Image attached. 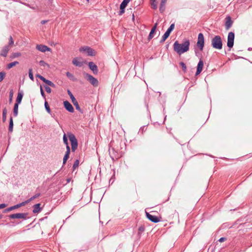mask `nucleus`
Masks as SVG:
<instances>
[{
	"mask_svg": "<svg viewBox=\"0 0 252 252\" xmlns=\"http://www.w3.org/2000/svg\"><path fill=\"white\" fill-rule=\"evenodd\" d=\"M189 44L190 43L189 40H186L181 44L176 41L174 43V50L179 55H181L189 50Z\"/></svg>",
	"mask_w": 252,
	"mask_h": 252,
	"instance_id": "nucleus-1",
	"label": "nucleus"
},
{
	"mask_svg": "<svg viewBox=\"0 0 252 252\" xmlns=\"http://www.w3.org/2000/svg\"><path fill=\"white\" fill-rule=\"evenodd\" d=\"M211 44L214 48L218 50L221 49L222 47V43L220 36L216 35L212 39Z\"/></svg>",
	"mask_w": 252,
	"mask_h": 252,
	"instance_id": "nucleus-2",
	"label": "nucleus"
},
{
	"mask_svg": "<svg viewBox=\"0 0 252 252\" xmlns=\"http://www.w3.org/2000/svg\"><path fill=\"white\" fill-rule=\"evenodd\" d=\"M68 136L71 142L72 151H74L78 147L77 140L75 135L72 133L68 134Z\"/></svg>",
	"mask_w": 252,
	"mask_h": 252,
	"instance_id": "nucleus-3",
	"label": "nucleus"
},
{
	"mask_svg": "<svg viewBox=\"0 0 252 252\" xmlns=\"http://www.w3.org/2000/svg\"><path fill=\"white\" fill-rule=\"evenodd\" d=\"M84 77L89 81L92 85L94 86H97L98 84V80L94 77L92 75L87 73H83Z\"/></svg>",
	"mask_w": 252,
	"mask_h": 252,
	"instance_id": "nucleus-4",
	"label": "nucleus"
},
{
	"mask_svg": "<svg viewBox=\"0 0 252 252\" xmlns=\"http://www.w3.org/2000/svg\"><path fill=\"white\" fill-rule=\"evenodd\" d=\"M67 94L69 95V96L71 99L72 102L75 106L76 109L77 110H78V111H79L80 112H82V110L80 108L77 101L76 100V98L73 96V95L71 93V92H70V90H67Z\"/></svg>",
	"mask_w": 252,
	"mask_h": 252,
	"instance_id": "nucleus-5",
	"label": "nucleus"
},
{
	"mask_svg": "<svg viewBox=\"0 0 252 252\" xmlns=\"http://www.w3.org/2000/svg\"><path fill=\"white\" fill-rule=\"evenodd\" d=\"M234 33L233 32H230L227 37V45L229 48H232L234 44Z\"/></svg>",
	"mask_w": 252,
	"mask_h": 252,
	"instance_id": "nucleus-6",
	"label": "nucleus"
},
{
	"mask_svg": "<svg viewBox=\"0 0 252 252\" xmlns=\"http://www.w3.org/2000/svg\"><path fill=\"white\" fill-rule=\"evenodd\" d=\"M204 45V38L203 34L202 33H200L198 36V40L197 42V45L200 48L201 50L203 49Z\"/></svg>",
	"mask_w": 252,
	"mask_h": 252,
	"instance_id": "nucleus-7",
	"label": "nucleus"
},
{
	"mask_svg": "<svg viewBox=\"0 0 252 252\" xmlns=\"http://www.w3.org/2000/svg\"><path fill=\"white\" fill-rule=\"evenodd\" d=\"M174 28V24H172L170 25L169 28L167 29L166 32H165L164 35L162 37L161 42H164L169 36L171 32L173 30Z\"/></svg>",
	"mask_w": 252,
	"mask_h": 252,
	"instance_id": "nucleus-8",
	"label": "nucleus"
},
{
	"mask_svg": "<svg viewBox=\"0 0 252 252\" xmlns=\"http://www.w3.org/2000/svg\"><path fill=\"white\" fill-rule=\"evenodd\" d=\"M27 217V214L26 213H17L11 214L9 216V218L10 219H26Z\"/></svg>",
	"mask_w": 252,
	"mask_h": 252,
	"instance_id": "nucleus-9",
	"label": "nucleus"
},
{
	"mask_svg": "<svg viewBox=\"0 0 252 252\" xmlns=\"http://www.w3.org/2000/svg\"><path fill=\"white\" fill-rule=\"evenodd\" d=\"M79 51L80 52H83V51L87 52L88 54V55H89V56H93L95 55L94 50L87 46L81 47L79 49Z\"/></svg>",
	"mask_w": 252,
	"mask_h": 252,
	"instance_id": "nucleus-10",
	"label": "nucleus"
},
{
	"mask_svg": "<svg viewBox=\"0 0 252 252\" xmlns=\"http://www.w3.org/2000/svg\"><path fill=\"white\" fill-rule=\"evenodd\" d=\"M131 0H124L122 3L120 5V11L119 14L120 15H122L125 12V9L127 6V4L131 1Z\"/></svg>",
	"mask_w": 252,
	"mask_h": 252,
	"instance_id": "nucleus-11",
	"label": "nucleus"
},
{
	"mask_svg": "<svg viewBox=\"0 0 252 252\" xmlns=\"http://www.w3.org/2000/svg\"><path fill=\"white\" fill-rule=\"evenodd\" d=\"M147 218L152 222L157 223L160 221V219L157 216L151 215L148 212H146Z\"/></svg>",
	"mask_w": 252,
	"mask_h": 252,
	"instance_id": "nucleus-12",
	"label": "nucleus"
},
{
	"mask_svg": "<svg viewBox=\"0 0 252 252\" xmlns=\"http://www.w3.org/2000/svg\"><path fill=\"white\" fill-rule=\"evenodd\" d=\"M36 48L38 50L42 52H45L46 51H51V49L47 47L46 45H42V44H37L36 46Z\"/></svg>",
	"mask_w": 252,
	"mask_h": 252,
	"instance_id": "nucleus-13",
	"label": "nucleus"
},
{
	"mask_svg": "<svg viewBox=\"0 0 252 252\" xmlns=\"http://www.w3.org/2000/svg\"><path fill=\"white\" fill-rule=\"evenodd\" d=\"M25 205V203L24 202H22L21 203H20V204H17L16 205H14V206H13L12 207H10L9 208H8L6 209H5L3 211V213H7L8 212H10L14 209H17L18 208H20L23 206H24Z\"/></svg>",
	"mask_w": 252,
	"mask_h": 252,
	"instance_id": "nucleus-14",
	"label": "nucleus"
},
{
	"mask_svg": "<svg viewBox=\"0 0 252 252\" xmlns=\"http://www.w3.org/2000/svg\"><path fill=\"white\" fill-rule=\"evenodd\" d=\"M63 105L67 111L71 113L74 112V108L72 105L68 101H64Z\"/></svg>",
	"mask_w": 252,
	"mask_h": 252,
	"instance_id": "nucleus-15",
	"label": "nucleus"
},
{
	"mask_svg": "<svg viewBox=\"0 0 252 252\" xmlns=\"http://www.w3.org/2000/svg\"><path fill=\"white\" fill-rule=\"evenodd\" d=\"M203 65L204 63L203 61L200 60L197 64L196 75H198L201 73L203 69Z\"/></svg>",
	"mask_w": 252,
	"mask_h": 252,
	"instance_id": "nucleus-16",
	"label": "nucleus"
},
{
	"mask_svg": "<svg viewBox=\"0 0 252 252\" xmlns=\"http://www.w3.org/2000/svg\"><path fill=\"white\" fill-rule=\"evenodd\" d=\"M11 47L9 46H5L1 51L0 54V56L3 57H6Z\"/></svg>",
	"mask_w": 252,
	"mask_h": 252,
	"instance_id": "nucleus-17",
	"label": "nucleus"
},
{
	"mask_svg": "<svg viewBox=\"0 0 252 252\" xmlns=\"http://www.w3.org/2000/svg\"><path fill=\"white\" fill-rule=\"evenodd\" d=\"M82 59L78 58H75L72 60V63L77 66H81L83 65V62Z\"/></svg>",
	"mask_w": 252,
	"mask_h": 252,
	"instance_id": "nucleus-18",
	"label": "nucleus"
},
{
	"mask_svg": "<svg viewBox=\"0 0 252 252\" xmlns=\"http://www.w3.org/2000/svg\"><path fill=\"white\" fill-rule=\"evenodd\" d=\"M89 66L90 68L93 71L94 74H97L98 72V68L96 65L93 62L89 63Z\"/></svg>",
	"mask_w": 252,
	"mask_h": 252,
	"instance_id": "nucleus-19",
	"label": "nucleus"
},
{
	"mask_svg": "<svg viewBox=\"0 0 252 252\" xmlns=\"http://www.w3.org/2000/svg\"><path fill=\"white\" fill-rule=\"evenodd\" d=\"M232 21L231 20V17L228 16L226 18V21L225 23V28L227 30H228L232 25Z\"/></svg>",
	"mask_w": 252,
	"mask_h": 252,
	"instance_id": "nucleus-20",
	"label": "nucleus"
},
{
	"mask_svg": "<svg viewBox=\"0 0 252 252\" xmlns=\"http://www.w3.org/2000/svg\"><path fill=\"white\" fill-rule=\"evenodd\" d=\"M150 4L152 8L157 9L158 8V2L157 0H150Z\"/></svg>",
	"mask_w": 252,
	"mask_h": 252,
	"instance_id": "nucleus-21",
	"label": "nucleus"
},
{
	"mask_svg": "<svg viewBox=\"0 0 252 252\" xmlns=\"http://www.w3.org/2000/svg\"><path fill=\"white\" fill-rule=\"evenodd\" d=\"M40 204H36L33 206V210L32 211L33 213H38L40 211Z\"/></svg>",
	"mask_w": 252,
	"mask_h": 252,
	"instance_id": "nucleus-22",
	"label": "nucleus"
},
{
	"mask_svg": "<svg viewBox=\"0 0 252 252\" xmlns=\"http://www.w3.org/2000/svg\"><path fill=\"white\" fill-rule=\"evenodd\" d=\"M40 196V194L39 193H37L35 195H34V196H33L31 198H30L29 199L24 201V203H25V205L29 203V202H30L31 201L34 200V199L38 197L39 196Z\"/></svg>",
	"mask_w": 252,
	"mask_h": 252,
	"instance_id": "nucleus-23",
	"label": "nucleus"
},
{
	"mask_svg": "<svg viewBox=\"0 0 252 252\" xmlns=\"http://www.w3.org/2000/svg\"><path fill=\"white\" fill-rule=\"evenodd\" d=\"M23 98V94L21 93H19L18 94V96L16 98V103H17L19 104L21 102L22 99Z\"/></svg>",
	"mask_w": 252,
	"mask_h": 252,
	"instance_id": "nucleus-24",
	"label": "nucleus"
},
{
	"mask_svg": "<svg viewBox=\"0 0 252 252\" xmlns=\"http://www.w3.org/2000/svg\"><path fill=\"white\" fill-rule=\"evenodd\" d=\"M18 105L17 103H15L13 109V114L15 117L17 116L18 113Z\"/></svg>",
	"mask_w": 252,
	"mask_h": 252,
	"instance_id": "nucleus-25",
	"label": "nucleus"
},
{
	"mask_svg": "<svg viewBox=\"0 0 252 252\" xmlns=\"http://www.w3.org/2000/svg\"><path fill=\"white\" fill-rule=\"evenodd\" d=\"M43 81L44 83H45L46 84H47L48 85H49V86H50L51 87H55V85L53 83H52L50 80H47L45 78H44V80H43Z\"/></svg>",
	"mask_w": 252,
	"mask_h": 252,
	"instance_id": "nucleus-26",
	"label": "nucleus"
},
{
	"mask_svg": "<svg viewBox=\"0 0 252 252\" xmlns=\"http://www.w3.org/2000/svg\"><path fill=\"white\" fill-rule=\"evenodd\" d=\"M7 110L6 108L3 109L2 111V121L3 122H5L6 119Z\"/></svg>",
	"mask_w": 252,
	"mask_h": 252,
	"instance_id": "nucleus-27",
	"label": "nucleus"
},
{
	"mask_svg": "<svg viewBox=\"0 0 252 252\" xmlns=\"http://www.w3.org/2000/svg\"><path fill=\"white\" fill-rule=\"evenodd\" d=\"M18 64H19V63L17 61L10 63L7 64V68L10 69Z\"/></svg>",
	"mask_w": 252,
	"mask_h": 252,
	"instance_id": "nucleus-28",
	"label": "nucleus"
},
{
	"mask_svg": "<svg viewBox=\"0 0 252 252\" xmlns=\"http://www.w3.org/2000/svg\"><path fill=\"white\" fill-rule=\"evenodd\" d=\"M13 122L12 118L11 117L10 119V122H9V130L10 132H12L13 130Z\"/></svg>",
	"mask_w": 252,
	"mask_h": 252,
	"instance_id": "nucleus-29",
	"label": "nucleus"
},
{
	"mask_svg": "<svg viewBox=\"0 0 252 252\" xmlns=\"http://www.w3.org/2000/svg\"><path fill=\"white\" fill-rule=\"evenodd\" d=\"M66 76H67L68 78H69L70 80L72 81L76 80V79L75 78L73 75L69 72H66Z\"/></svg>",
	"mask_w": 252,
	"mask_h": 252,
	"instance_id": "nucleus-30",
	"label": "nucleus"
},
{
	"mask_svg": "<svg viewBox=\"0 0 252 252\" xmlns=\"http://www.w3.org/2000/svg\"><path fill=\"white\" fill-rule=\"evenodd\" d=\"M21 56V54L20 53H13L11 54V57L12 58H16L19 57Z\"/></svg>",
	"mask_w": 252,
	"mask_h": 252,
	"instance_id": "nucleus-31",
	"label": "nucleus"
},
{
	"mask_svg": "<svg viewBox=\"0 0 252 252\" xmlns=\"http://www.w3.org/2000/svg\"><path fill=\"white\" fill-rule=\"evenodd\" d=\"M14 44V40L13 39V38L11 36H10L9 38V43L7 46H9L11 48Z\"/></svg>",
	"mask_w": 252,
	"mask_h": 252,
	"instance_id": "nucleus-32",
	"label": "nucleus"
},
{
	"mask_svg": "<svg viewBox=\"0 0 252 252\" xmlns=\"http://www.w3.org/2000/svg\"><path fill=\"white\" fill-rule=\"evenodd\" d=\"M44 105H45V109H46V111H47V112L48 113H50L51 110H50V107L48 105V103L47 101L45 102Z\"/></svg>",
	"mask_w": 252,
	"mask_h": 252,
	"instance_id": "nucleus-33",
	"label": "nucleus"
},
{
	"mask_svg": "<svg viewBox=\"0 0 252 252\" xmlns=\"http://www.w3.org/2000/svg\"><path fill=\"white\" fill-rule=\"evenodd\" d=\"M165 3H162V2L161 1V3H160V7H159V10L160 11V12H163L164 11V9H165Z\"/></svg>",
	"mask_w": 252,
	"mask_h": 252,
	"instance_id": "nucleus-34",
	"label": "nucleus"
},
{
	"mask_svg": "<svg viewBox=\"0 0 252 252\" xmlns=\"http://www.w3.org/2000/svg\"><path fill=\"white\" fill-rule=\"evenodd\" d=\"M180 65L182 67V69L184 71V72H186L187 66H186V64L183 62H181V63H180Z\"/></svg>",
	"mask_w": 252,
	"mask_h": 252,
	"instance_id": "nucleus-35",
	"label": "nucleus"
},
{
	"mask_svg": "<svg viewBox=\"0 0 252 252\" xmlns=\"http://www.w3.org/2000/svg\"><path fill=\"white\" fill-rule=\"evenodd\" d=\"M79 164V161L78 159H76L75 161V162L73 164V168L74 170L78 167Z\"/></svg>",
	"mask_w": 252,
	"mask_h": 252,
	"instance_id": "nucleus-36",
	"label": "nucleus"
},
{
	"mask_svg": "<svg viewBox=\"0 0 252 252\" xmlns=\"http://www.w3.org/2000/svg\"><path fill=\"white\" fill-rule=\"evenodd\" d=\"M29 75L30 78L32 81H33L34 78H33V74H32V69H29Z\"/></svg>",
	"mask_w": 252,
	"mask_h": 252,
	"instance_id": "nucleus-37",
	"label": "nucleus"
},
{
	"mask_svg": "<svg viewBox=\"0 0 252 252\" xmlns=\"http://www.w3.org/2000/svg\"><path fill=\"white\" fill-rule=\"evenodd\" d=\"M69 154H65L63 159V164H65L67 160L69 158Z\"/></svg>",
	"mask_w": 252,
	"mask_h": 252,
	"instance_id": "nucleus-38",
	"label": "nucleus"
},
{
	"mask_svg": "<svg viewBox=\"0 0 252 252\" xmlns=\"http://www.w3.org/2000/svg\"><path fill=\"white\" fill-rule=\"evenodd\" d=\"M5 73L3 72H0V82H1L4 79Z\"/></svg>",
	"mask_w": 252,
	"mask_h": 252,
	"instance_id": "nucleus-39",
	"label": "nucleus"
},
{
	"mask_svg": "<svg viewBox=\"0 0 252 252\" xmlns=\"http://www.w3.org/2000/svg\"><path fill=\"white\" fill-rule=\"evenodd\" d=\"M39 64L41 66H47L48 67H49V65L43 61H40L39 62Z\"/></svg>",
	"mask_w": 252,
	"mask_h": 252,
	"instance_id": "nucleus-40",
	"label": "nucleus"
},
{
	"mask_svg": "<svg viewBox=\"0 0 252 252\" xmlns=\"http://www.w3.org/2000/svg\"><path fill=\"white\" fill-rule=\"evenodd\" d=\"M155 33V32L151 31L150 34L149 35L148 39L150 40L154 37V34Z\"/></svg>",
	"mask_w": 252,
	"mask_h": 252,
	"instance_id": "nucleus-41",
	"label": "nucleus"
},
{
	"mask_svg": "<svg viewBox=\"0 0 252 252\" xmlns=\"http://www.w3.org/2000/svg\"><path fill=\"white\" fill-rule=\"evenodd\" d=\"M145 230V227L144 226L141 225L138 228V233L143 232Z\"/></svg>",
	"mask_w": 252,
	"mask_h": 252,
	"instance_id": "nucleus-42",
	"label": "nucleus"
},
{
	"mask_svg": "<svg viewBox=\"0 0 252 252\" xmlns=\"http://www.w3.org/2000/svg\"><path fill=\"white\" fill-rule=\"evenodd\" d=\"M63 141L65 145H68L67 139L65 134H64L63 137Z\"/></svg>",
	"mask_w": 252,
	"mask_h": 252,
	"instance_id": "nucleus-43",
	"label": "nucleus"
},
{
	"mask_svg": "<svg viewBox=\"0 0 252 252\" xmlns=\"http://www.w3.org/2000/svg\"><path fill=\"white\" fill-rule=\"evenodd\" d=\"M13 94V91L11 90L10 92V94H9V102H11V101L12 100Z\"/></svg>",
	"mask_w": 252,
	"mask_h": 252,
	"instance_id": "nucleus-44",
	"label": "nucleus"
},
{
	"mask_svg": "<svg viewBox=\"0 0 252 252\" xmlns=\"http://www.w3.org/2000/svg\"><path fill=\"white\" fill-rule=\"evenodd\" d=\"M44 88L45 89L47 93L50 94L51 92V89L48 86H44Z\"/></svg>",
	"mask_w": 252,
	"mask_h": 252,
	"instance_id": "nucleus-45",
	"label": "nucleus"
},
{
	"mask_svg": "<svg viewBox=\"0 0 252 252\" xmlns=\"http://www.w3.org/2000/svg\"><path fill=\"white\" fill-rule=\"evenodd\" d=\"M66 145V153L65 154H70V147L69 146H68V145Z\"/></svg>",
	"mask_w": 252,
	"mask_h": 252,
	"instance_id": "nucleus-46",
	"label": "nucleus"
},
{
	"mask_svg": "<svg viewBox=\"0 0 252 252\" xmlns=\"http://www.w3.org/2000/svg\"><path fill=\"white\" fill-rule=\"evenodd\" d=\"M157 26H158V23H156L154 25V26H153V27L152 28V29L151 31H154V32H155V31H156V29H157Z\"/></svg>",
	"mask_w": 252,
	"mask_h": 252,
	"instance_id": "nucleus-47",
	"label": "nucleus"
},
{
	"mask_svg": "<svg viewBox=\"0 0 252 252\" xmlns=\"http://www.w3.org/2000/svg\"><path fill=\"white\" fill-rule=\"evenodd\" d=\"M7 206V205L3 203V204H0V209H3V208H5Z\"/></svg>",
	"mask_w": 252,
	"mask_h": 252,
	"instance_id": "nucleus-48",
	"label": "nucleus"
},
{
	"mask_svg": "<svg viewBox=\"0 0 252 252\" xmlns=\"http://www.w3.org/2000/svg\"><path fill=\"white\" fill-rule=\"evenodd\" d=\"M36 77L39 78V79H40L42 81H43L44 79V77H43L42 76H41L39 74H37Z\"/></svg>",
	"mask_w": 252,
	"mask_h": 252,
	"instance_id": "nucleus-49",
	"label": "nucleus"
},
{
	"mask_svg": "<svg viewBox=\"0 0 252 252\" xmlns=\"http://www.w3.org/2000/svg\"><path fill=\"white\" fill-rule=\"evenodd\" d=\"M40 92H41V95H42L43 97H44V91H43V90L42 88V87H41V86L40 87Z\"/></svg>",
	"mask_w": 252,
	"mask_h": 252,
	"instance_id": "nucleus-50",
	"label": "nucleus"
},
{
	"mask_svg": "<svg viewBox=\"0 0 252 252\" xmlns=\"http://www.w3.org/2000/svg\"><path fill=\"white\" fill-rule=\"evenodd\" d=\"M225 240H226V238H225L222 237V238H220L219 239V241H220V242H222L224 241Z\"/></svg>",
	"mask_w": 252,
	"mask_h": 252,
	"instance_id": "nucleus-51",
	"label": "nucleus"
},
{
	"mask_svg": "<svg viewBox=\"0 0 252 252\" xmlns=\"http://www.w3.org/2000/svg\"><path fill=\"white\" fill-rule=\"evenodd\" d=\"M47 22V21L42 20V21H41V23L42 24H44L46 23Z\"/></svg>",
	"mask_w": 252,
	"mask_h": 252,
	"instance_id": "nucleus-52",
	"label": "nucleus"
},
{
	"mask_svg": "<svg viewBox=\"0 0 252 252\" xmlns=\"http://www.w3.org/2000/svg\"><path fill=\"white\" fill-rule=\"evenodd\" d=\"M167 0H161V2H162V3H166Z\"/></svg>",
	"mask_w": 252,
	"mask_h": 252,
	"instance_id": "nucleus-53",
	"label": "nucleus"
},
{
	"mask_svg": "<svg viewBox=\"0 0 252 252\" xmlns=\"http://www.w3.org/2000/svg\"><path fill=\"white\" fill-rule=\"evenodd\" d=\"M69 181H70V180H69V179L67 180V182H69Z\"/></svg>",
	"mask_w": 252,
	"mask_h": 252,
	"instance_id": "nucleus-54",
	"label": "nucleus"
},
{
	"mask_svg": "<svg viewBox=\"0 0 252 252\" xmlns=\"http://www.w3.org/2000/svg\"><path fill=\"white\" fill-rule=\"evenodd\" d=\"M87 1V2H89V0H86Z\"/></svg>",
	"mask_w": 252,
	"mask_h": 252,
	"instance_id": "nucleus-55",
	"label": "nucleus"
}]
</instances>
